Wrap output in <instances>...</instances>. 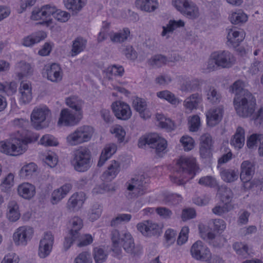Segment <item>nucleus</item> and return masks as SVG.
I'll return each mask as SVG.
<instances>
[{
	"mask_svg": "<svg viewBox=\"0 0 263 263\" xmlns=\"http://www.w3.org/2000/svg\"><path fill=\"white\" fill-rule=\"evenodd\" d=\"M197 169L195 158L182 156L176 163L173 174L170 176L171 181L178 185H183L187 180L194 177Z\"/></svg>",
	"mask_w": 263,
	"mask_h": 263,
	"instance_id": "obj_1",
	"label": "nucleus"
},
{
	"mask_svg": "<svg viewBox=\"0 0 263 263\" xmlns=\"http://www.w3.org/2000/svg\"><path fill=\"white\" fill-rule=\"evenodd\" d=\"M111 239L112 242V250L117 254L121 252V246H122L126 253L133 256H138L141 253V247L135 246L133 236L127 231L120 232L119 230L114 229L111 232Z\"/></svg>",
	"mask_w": 263,
	"mask_h": 263,
	"instance_id": "obj_2",
	"label": "nucleus"
},
{
	"mask_svg": "<svg viewBox=\"0 0 263 263\" xmlns=\"http://www.w3.org/2000/svg\"><path fill=\"white\" fill-rule=\"evenodd\" d=\"M9 140L0 141V152L11 156L20 155L27 149V144L33 141L29 134L26 135L19 134Z\"/></svg>",
	"mask_w": 263,
	"mask_h": 263,
	"instance_id": "obj_3",
	"label": "nucleus"
},
{
	"mask_svg": "<svg viewBox=\"0 0 263 263\" xmlns=\"http://www.w3.org/2000/svg\"><path fill=\"white\" fill-rule=\"evenodd\" d=\"M233 104L237 114L242 118L251 117L255 111L256 99L250 91H246L242 96L234 97Z\"/></svg>",
	"mask_w": 263,
	"mask_h": 263,
	"instance_id": "obj_4",
	"label": "nucleus"
},
{
	"mask_svg": "<svg viewBox=\"0 0 263 263\" xmlns=\"http://www.w3.org/2000/svg\"><path fill=\"white\" fill-rule=\"evenodd\" d=\"M235 61L234 55L228 50L215 51L209 59L207 68L210 70L229 68L235 64Z\"/></svg>",
	"mask_w": 263,
	"mask_h": 263,
	"instance_id": "obj_5",
	"label": "nucleus"
},
{
	"mask_svg": "<svg viewBox=\"0 0 263 263\" xmlns=\"http://www.w3.org/2000/svg\"><path fill=\"white\" fill-rule=\"evenodd\" d=\"M91 159V155L89 149L81 147L73 152L71 164L76 171L84 172L90 167Z\"/></svg>",
	"mask_w": 263,
	"mask_h": 263,
	"instance_id": "obj_6",
	"label": "nucleus"
},
{
	"mask_svg": "<svg viewBox=\"0 0 263 263\" xmlns=\"http://www.w3.org/2000/svg\"><path fill=\"white\" fill-rule=\"evenodd\" d=\"M147 145L149 147L154 149L155 152L159 156L167 147V141L155 133L146 135L141 137L138 142L139 147Z\"/></svg>",
	"mask_w": 263,
	"mask_h": 263,
	"instance_id": "obj_7",
	"label": "nucleus"
},
{
	"mask_svg": "<svg viewBox=\"0 0 263 263\" xmlns=\"http://www.w3.org/2000/svg\"><path fill=\"white\" fill-rule=\"evenodd\" d=\"M93 133V128L85 125L78 127L66 138L67 143L71 146H75L88 141Z\"/></svg>",
	"mask_w": 263,
	"mask_h": 263,
	"instance_id": "obj_8",
	"label": "nucleus"
},
{
	"mask_svg": "<svg viewBox=\"0 0 263 263\" xmlns=\"http://www.w3.org/2000/svg\"><path fill=\"white\" fill-rule=\"evenodd\" d=\"M128 196L130 198H138L144 195L146 192V181L143 176H138L132 178L126 184Z\"/></svg>",
	"mask_w": 263,
	"mask_h": 263,
	"instance_id": "obj_9",
	"label": "nucleus"
},
{
	"mask_svg": "<svg viewBox=\"0 0 263 263\" xmlns=\"http://www.w3.org/2000/svg\"><path fill=\"white\" fill-rule=\"evenodd\" d=\"M172 3L176 9L186 17L193 20L199 17V8L192 2L189 0H174Z\"/></svg>",
	"mask_w": 263,
	"mask_h": 263,
	"instance_id": "obj_10",
	"label": "nucleus"
},
{
	"mask_svg": "<svg viewBox=\"0 0 263 263\" xmlns=\"http://www.w3.org/2000/svg\"><path fill=\"white\" fill-rule=\"evenodd\" d=\"M71 229L68 234L65 237L63 242V248L65 251H67L76 239L79 237L80 231L83 228V223L82 220L78 217H74L70 221Z\"/></svg>",
	"mask_w": 263,
	"mask_h": 263,
	"instance_id": "obj_11",
	"label": "nucleus"
},
{
	"mask_svg": "<svg viewBox=\"0 0 263 263\" xmlns=\"http://www.w3.org/2000/svg\"><path fill=\"white\" fill-rule=\"evenodd\" d=\"M82 118V113H76L68 108L61 110L58 125L60 126H72L79 123Z\"/></svg>",
	"mask_w": 263,
	"mask_h": 263,
	"instance_id": "obj_12",
	"label": "nucleus"
},
{
	"mask_svg": "<svg viewBox=\"0 0 263 263\" xmlns=\"http://www.w3.org/2000/svg\"><path fill=\"white\" fill-rule=\"evenodd\" d=\"M190 251L192 257L197 260L206 261L211 257L210 250L200 240L193 244Z\"/></svg>",
	"mask_w": 263,
	"mask_h": 263,
	"instance_id": "obj_13",
	"label": "nucleus"
},
{
	"mask_svg": "<svg viewBox=\"0 0 263 263\" xmlns=\"http://www.w3.org/2000/svg\"><path fill=\"white\" fill-rule=\"evenodd\" d=\"M50 114V110L46 107L34 109L31 115L33 125L37 129L45 127L46 120Z\"/></svg>",
	"mask_w": 263,
	"mask_h": 263,
	"instance_id": "obj_14",
	"label": "nucleus"
},
{
	"mask_svg": "<svg viewBox=\"0 0 263 263\" xmlns=\"http://www.w3.org/2000/svg\"><path fill=\"white\" fill-rule=\"evenodd\" d=\"M33 234L32 228L26 226L20 227L13 234V240L16 245L25 246L31 239Z\"/></svg>",
	"mask_w": 263,
	"mask_h": 263,
	"instance_id": "obj_15",
	"label": "nucleus"
},
{
	"mask_svg": "<svg viewBox=\"0 0 263 263\" xmlns=\"http://www.w3.org/2000/svg\"><path fill=\"white\" fill-rule=\"evenodd\" d=\"M112 111L115 116L120 120H127L132 116L130 106L127 103L122 101H116L111 105Z\"/></svg>",
	"mask_w": 263,
	"mask_h": 263,
	"instance_id": "obj_16",
	"label": "nucleus"
},
{
	"mask_svg": "<svg viewBox=\"0 0 263 263\" xmlns=\"http://www.w3.org/2000/svg\"><path fill=\"white\" fill-rule=\"evenodd\" d=\"M54 241V237L50 232L45 233L44 237L41 239L39 247V255L44 258L50 253Z\"/></svg>",
	"mask_w": 263,
	"mask_h": 263,
	"instance_id": "obj_17",
	"label": "nucleus"
},
{
	"mask_svg": "<svg viewBox=\"0 0 263 263\" xmlns=\"http://www.w3.org/2000/svg\"><path fill=\"white\" fill-rule=\"evenodd\" d=\"M138 230L143 235L152 236L159 235L160 233V228L157 223L151 221L146 220L138 223L137 225Z\"/></svg>",
	"mask_w": 263,
	"mask_h": 263,
	"instance_id": "obj_18",
	"label": "nucleus"
},
{
	"mask_svg": "<svg viewBox=\"0 0 263 263\" xmlns=\"http://www.w3.org/2000/svg\"><path fill=\"white\" fill-rule=\"evenodd\" d=\"M223 113V109L221 106L210 109L206 114L208 125L214 126L217 124L221 121Z\"/></svg>",
	"mask_w": 263,
	"mask_h": 263,
	"instance_id": "obj_19",
	"label": "nucleus"
},
{
	"mask_svg": "<svg viewBox=\"0 0 263 263\" xmlns=\"http://www.w3.org/2000/svg\"><path fill=\"white\" fill-rule=\"evenodd\" d=\"M255 167L249 161H244L241 164L240 178L243 182H248L254 173Z\"/></svg>",
	"mask_w": 263,
	"mask_h": 263,
	"instance_id": "obj_20",
	"label": "nucleus"
},
{
	"mask_svg": "<svg viewBox=\"0 0 263 263\" xmlns=\"http://www.w3.org/2000/svg\"><path fill=\"white\" fill-rule=\"evenodd\" d=\"M53 9L50 5L43 6L40 8H34L32 12L31 18L33 20H46L53 13Z\"/></svg>",
	"mask_w": 263,
	"mask_h": 263,
	"instance_id": "obj_21",
	"label": "nucleus"
},
{
	"mask_svg": "<svg viewBox=\"0 0 263 263\" xmlns=\"http://www.w3.org/2000/svg\"><path fill=\"white\" fill-rule=\"evenodd\" d=\"M212 146L211 136L208 134H204L200 137V154L202 158L209 157Z\"/></svg>",
	"mask_w": 263,
	"mask_h": 263,
	"instance_id": "obj_22",
	"label": "nucleus"
},
{
	"mask_svg": "<svg viewBox=\"0 0 263 263\" xmlns=\"http://www.w3.org/2000/svg\"><path fill=\"white\" fill-rule=\"evenodd\" d=\"M133 106L139 112L140 116L143 119L149 118L151 114L147 108L146 101L140 98L137 97L133 100Z\"/></svg>",
	"mask_w": 263,
	"mask_h": 263,
	"instance_id": "obj_23",
	"label": "nucleus"
},
{
	"mask_svg": "<svg viewBox=\"0 0 263 263\" xmlns=\"http://www.w3.org/2000/svg\"><path fill=\"white\" fill-rule=\"evenodd\" d=\"M46 74L47 79L53 82H58L62 80V69L60 65L53 63L47 67Z\"/></svg>",
	"mask_w": 263,
	"mask_h": 263,
	"instance_id": "obj_24",
	"label": "nucleus"
},
{
	"mask_svg": "<svg viewBox=\"0 0 263 263\" xmlns=\"http://www.w3.org/2000/svg\"><path fill=\"white\" fill-rule=\"evenodd\" d=\"M70 183H66L60 188L54 190L51 194V202L53 204H57L64 198L71 189Z\"/></svg>",
	"mask_w": 263,
	"mask_h": 263,
	"instance_id": "obj_25",
	"label": "nucleus"
},
{
	"mask_svg": "<svg viewBox=\"0 0 263 263\" xmlns=\"http://www.w3.org/2000/svg\"><path fill=\"white\" fill-rule=\"evenodd\" d=\"M17 192L18 195L23 198L30 199L35 195V187L29 183H23L18 185Z\"/></svg>",
	"mask_w": 263,
	"mask_h": 263,
	"instance_id": "obj_26",
	"label": "nucleus"
},
{
	"mask_svg": "<svg viewBox=\"0 0 263 263\" xmlns=\"http://www.w3.org/2000/svg\"><path fill=\"white\" fill-rule=\"evenodd\" d=\"M228 42L234 48L239 46L243 39V34L235 28L227 29Z\"/></svg>",
	"mask_w": 263,
	"mask_h": 263,
	"instance_id": "obj_27",
	"label": "nucleus"
},
{
	"mask_svg": "<svg viewBox=\"0 0 263 263\" xmlns=\"http://www.w3.org/2000/svg\"><path fill=\"white\" fill-rule=\"evenodd\" d=\"M201 101V95L198 93H193L185 99L183 102V106L186 109L191 111L194 109H197Z\"/></svg>",
	"mask_w": 263,
	"mask_h": 263,
	"instance_id": "obj_28",
	"label": "nucleus"
},
{
	"mask_svg": "<svg viewBox=\"0 0 263 263\" xmlns=\"http://www.w3.org/2000/svg\"><path fill=\"white\" fill-rule=\"evenodd\" d=\"M117 146L115 144L109 143L105 145L102 151L98 166H102L116 152Z\"/></svg>",
	"mask_w": 263,
	"mask_h": 263,
	"instance_id": "obj_29",
	"label": "nucleus"
},
{
	"mask_svg": "<svg viewBox=\"0 0 263 263\" xmlns=\"http://www.w3.org/2000/svg\"><path fill=\"white\" fill-rule=\"evenodd\" d=\"M136 7L142 11L153 12L158 7L157 0H136Z\"/></svg>",
	"mask_w": 263,
	"mask_h": 263,
	"instance_id": "obj_30",
	"label": "nucleus"
},
{
	"mask_svg": "<svg viewBox=\"0 0 263 263\" xmlns=\"http://www.w3.org/2000/svg\"><path fill=\"white\" fill-rule=\"evenodd\" d=\"M245 140V130L241 127H238L235 134L230 141V143L236 149H239L244 145Z\"/></svg>",
	"mask_w": 263,
	"mask_h": 263,
	"instance_id": "obj_31",
	"label": "nucleus"
},
{
	"mask_svg": "<svg viewBox=\"0 0 263 263\" xmlns=\"http://www.w3.org/2000/svg\"><path fill=\"white\" fill-rule=\"evenodd\" d=\"M83 193H76L68 199L67 203V208L70 211H74L80 208L84 203Z\"/></svg>",
	"mask_w": 263,
	"mask_h": 263,
	"instance_id": "obj_32",
	"label": "nucleus"
},
{
	"mask_svg": "<svg viewBox=\"0 0 263 263\" xmlns=\"http://www.w3.org/2000/svg\"><path fill=\"white\" fill-rule=\"evenodd\" d=\"M87 41L84 38L79 36L72 41L70 54L72 57H74L82 52L85 49Z\"/></svg>",
	"mask_w": 263,
	"mask_h": 263,
	"instance_id": "obj_33",
	"label": "nucleus"
},
{
	"mask_svg": "<svg viewBox=\"0 0 263 263\" xmlns=\"http://www.w3.org/2000/svg\"><path fill=\"white\" fill-rule=\"evenodd\" d=\"M7 218L11 221H16L20 217L19 207L17 202L10 200L7 205Z\"/></svg>",
	"mask_w": 263,
	"mask_h": 263,
	"instance_id": "obj_34",
	"label": "nucleus"
},
{
	"mask_svg": "<svg viewBox=\"0 0 263 263\" xmlns=\"http://www.w3.org/2000/svg\"><path fill=\"white\" fill-rule=\"evenodd\" d=\"M47 36L44 31H39L25 37L23 40V45L29 47L39 43L44 40Z\"/></svg>",
	"mask_w": 263,
	"mask_h": 263,
	"instance_id": "obj_35",
	"label": "nucleus"
},
{
	"mask_svg": "<svg viewBox=\"0 0 263 263\" xmlns=\"http://www.w3.org/2000/svg\"><path fill=\"white\" fill-rule=\"evenodd\" d=\"M120 171V165L118 161L112 160L108 166V169L105 171L102 177L108 180H111L116 177Z\"/></svg>",
	"mask_w": 263,
	"mask_h": 263,
	"instance_id": "obj_36",
	"label": "nucleus"
},
{
	"mask_svg": "<svg viewBox=\"0 0 263 263\" xmlns=\"http://www.w3.org/2000/svg\"><path fill=\"white\" fill-rule=\"evenodd\" d=\"M17 76L20 80L23 78L31 75L33 72V69L30 64L21 61L16 64Z\"/></svg>",
	"mask_w": 263,
	"mask_h": 263,
	"instance_id": "obj_37",
	"label": "nucleus"
},
{
	"mask_svg": "<svg viewBox=\"0 0 263 263\" xmlns=\"http://www.w3.org/2000/svg\"><path fill=\"white\" fill-rule=\"evenodd\" d=\"M19 92L21 93L20 99L21 102L26 104L30 102L32 99L31 88L28 84L21 83Z\"/></svg>",
	"mask_w": 263,
	"mask_h": 263,
	"instance_id": "obj_38",
	"label": "nucleus"
},
{
	"mask_svg": "<svg viewBox=\"0 0 263 263\" xmlns=\"http://www.w3.org/2000/svg\"><path fill=\"white\" fill-rule=\"evenodd\" d=\"M184 26V23L181 20H170L166 26L162 27L163 31L161 35L162 36H166V38L168 39L169 37V35H167L168 34L173 33L177 28L183 27Z\"/></svg>",
	"mask_w": 263,
	"mask_h": 263,
	"instance_id": "obj_39",
	"label": "nucleus"
},
{
	"mask_svg": "<svg viewBox=\"0 0 263 263\" xmlns=\"http://www.w3.org/2000/svg\"><path fill=\"white\" fill-rule=\"evenodd\" d=\"M239 172L238 170L231 168L223 169L220 171V176L222 179L226 182H232L238 178Z\"/></svg>",
	"mask_w": 263,
	"mask_h": 263,
	"instance_id": "obj_40",
	"label": "nucleus"
},
{
	"mask_svg": "<svg viewBox=\"0 0 263 263\" xmlns=\"http://www.w3.org/2000/svg\"><path fill=\"white\" fill-rule=\"evenodd\" d=\"M66 104L71 108L74 109L76 113L81 112L83 101L76 96H71L66 99Z\"/></svg>",
	"mask_w": 263,
	"mask_h": 263,
	"instance_id": "obj_41",
	"label": "nucleus"
},
{
	"mask_svg": "<svg viewBox=\"0 0 263 263\" xmlns=\"http://www.w3.org/2000/svg\"><path fill=\"white\" fill-rule=\"evenodd\" d=\"M157 96L166 100L172 105H177L180 103L179 99L172 92L167 90H162L157 92Z\"/></svg>",
	"mask_w": 263,
	"mask_h": 263,
	"instance_id": "obj_42",
	"label": "nucleus"
},
{
	"mask_svg": "<svg viewBox=\"0 0 263 263\" xmlns=\"http://www.w3.org/2000/svg\"><path fill=\"white\" fill-rule=\"evenodd\" d=\"M245 86V83L242 80H238L230 87V91L235 93L234 97L242 96L243 93H246V91H249L247 89L244 88Z\"/></svg>",
	"mask_w": 263,
	"mask_h": 263,
	"instance_id": "obj_43",
	"label": "nucleus"
},
{
	"mask_svg": "<svg viewBox=\"0 0 263 263\" xmlns=\"http://www.w3.org/2000/svg\"><path fill=\"white\" fill-rule=\"evenodd\" d=\"M17 84L15 82H0V92L8 96H12L16 92Z\"/></svg>",
	"mask_w": 263,
	"mask_h": 263,
	"instance_id": "obj_44",
	"label": "nucleus"
},
{
	"mask_svg": "<svg viewBox=\"0 0 263 263\" xmlns=\"http://www.w3.org/2000/svg\"><path fill=\"white\" fill-rule=\"evenodd\" d=\"M231 22L233 24H240L247 22L248 20L247 15L241 10L232 13L230 17Z\"/></svg>",
	"mask_w": 263,
	"mask_h": 263,
	"instance_id": "obj_45",
	"label": "nucleus"
},
{
	"mask_svg": "<svg viewBox=\"0 0 263 263\" xmlns=\"http://www.w3.org/2000/svg\"><path fill=\"white\" fill-rule=\"evenodd\" d=\"M104 71L109 79H111V76L122 77L124 72V70L122 66L112 65L108 67Z\"/></svg>",
	"mask_w": 263,
	"mask_h": 263,
	"instance_id": "obj_46",
	"label": "nucleus"
},
{
	"mask_svg": "<svg viewBox=\"0 0 263 263\" xmlns=\"http://www.w3.org/2000/svg\"><path fill=\"white\" fill-rule=\"evenodd\" d=\"M218 191L222 202L230 203L233 196L231 190L226 186H221L219 187Z\"/></svg>",
	"mask_w": 263,
	"mask_h": 263,
	"instance_id": "obj_47",
	"label": "nucleus"
},
{
	"mask_svg": "<svg viewBox=\"0 0 263 263\" xmlns=\"http://www.w3.org/2000/svg\"><path fill=\"white\" fill-rule=\"evenodd\" d=\"M206 96L208 100L213 103L217 104L221 100V95L214 87L210 86L206 90Z\"/></svg>",
	"mask_w": 263,
	"mask_h": 263,
	"instance_id": "obj_48",
	"label": "nucleus"
},
{
	"mask_svg": "<svg viewBox=\"0 0 263 263\" xmlns=\"http://www.w3.org/2000/svg\"><path fill=\"white\" fill-rule=\"evenodd\" d=\"M148 62L151 66L160 67L168 63L167 58L162 54H157L152 57Z\"/></svg>",
	"mask_w": 263,
	"mask_h": 263,
	"instance_id": "obj_49",
	"label": "nucleus"
},
{
	"mask_svg": "<svg viewBox=\"0 0 263 263\" xmlns=\"http://www.w3.org/2000/svg\"><path fill=\"white\" fill-rule=\"evenodd\" d=\"M130 34L128 28H124L122 31L117 32L110 36V40L112 42L121 43L126 41Z\"/></svg>",
	"mask_w": 263,
	"mask_h": 263,
	"instance_id": "obj_50",
	"label": "nucleus"
},
{
	"mask_svg": "<svg viewBox=\"0 0 263 263\" xmlns=\"http://www.w3.org/2000/svg\"><path fill=\"white\" fill-rule=\"evenodd\" d=\"M67 9L71 10L77 13L83 6L82 0H63Z\"/></svg>",
	"mask_w": 263,
	"mask_h": 263,
	"instance_id": "obj_51",
	"label": "nucleus"
},
{
	"mask_svg": "<svg viewBox=\"0 0 263 263\" xmlns=\"http://www.w3.org/2000/svg\"><path fill=\"white\" fill-rule=\"evenodd\" d=\"M37 169L36 165L33 162L24 165L20 170V175L23 177H26L31 175Z\"/></svg>",
	"mask_w": 263,
	"mask_h": 263,
	"instance_id": "obj_52",
	"label": "nucleus"
},
{
	"mask_svg": "<svg viewBox=\"0 0 263 263\" xmlns=\"http://www.w3.org/2000/svg\"><path fill=\"white\" fill-rule=\"evenodd\" d=\"M52 8L53 9V12L51 15H53L55 19L61 22H66L68 20L70 14L68 12L61 10H58L54 6H52Z\"/></svg>",
	"mask_w": 263,
	"mask_h": 263,
	"instance_id": "obj_53",
	"label": "nucleus"
},
{
	"mask_svg": "<svg viewBox=\"0 0 263 263\" xmlns=\"http://www.w3.org/2000/svg\"><path fill=\"white\" fill-rule=\"evenodd\" d=\"M76 241L78 242L77 243L78 247H83L91 244L93 241V238L90 234L81 235L79 233V237L76 239Z\"/></svg>",
	"mask_w": 263,
	"mask_h": 263,
	"instance_id": "obj_54",
	"label": "nucleus"
},
{
	"mask_svg": "<svg viewBox=\"0 0 263 263\" xmlns=\"http://www.w3.org/2000/svg\"><path fill=\"white\" fill-rule=\"evenodd\" d=\"M102 211V206L98 203H95L90 209L89 212V218L92 221L97 219L101 216Z\"/></svg>",
	"mask_w": 263,
	"mask_h": 263,
	"instance_id": "obj_55",
	"label": "nucleus"
},
{
	"mask_svg": "<svg viewBox=\"0 0 263 263\" xmlns=\"http://www.w3.org/2000/svg\"><path fill=\"white\" fill-rule=\"evenodd\" d=\"M233 206L230 203H225L221 205H216L212 209V212L214 214L221 216L222 215L227 213L232 210Z\"/></svg>",
	"mask_w": 263,
	"mask_h": 263,
	"instance_id": "obj_56",
	"label": "nucleus"
},
{
	"mask_svg": "<svg viewBox=\"0 0 263 263\" xmlns=\"http://www.w3.org/2000/svg\"><path fill=\"white\" fill-rule=\"evenodd\" d=\"M107 254L101 248H95L93 250V258L96 263H103L106 259Z\"/></svg>",
	"mask_w": 263,
	"mask_h": 263,
	"instance_id": "obj_57",
	"label": "nucleus"
},
{
	"mask_svg": "<svg viewBox=\"0 0 263 263\" xmlns=\"http://www.w3.org/2000/svg\"><path fill=\"white\" fill-rule=\"evenodd\" d=\"M41 144L48 146H57L59 143L57 140L52 135H45L43 136L40 141Z\"/></svg>",
	"mask_w": 263,
	"mask_h": 263,
	"instance_id": "obj_58",
	"label": "nucleus"
},
{
	"mask_svg": "<svg viewBox=\"0 0 263 263\" xmlns=\"http://www.w3.org/2000/svg\"><path fill=\"white\" fill-rule=\"evenodd\" d=\"M181 200L180 195L176 194L165 193L163 196V201L166 203L176 204Z\"/></svg>",
	"mask_w": 263,
	"mask_h": 263,
	"instance_id": "obj_59",
	"label": "nucleus"
},
{
	"mask_svg": "<svg viewBox=\"0 0 263 263\" xmlns=\"http://www.w3.org/2000/svg\"><path fill=\"white\" fill-rule=\"evenodd\" d=\"M210 222L213 224V230L217 233H222L226 228V223L221 219H211Z\"/></svg>",
	"mask_w": 263,
	"mask_h": 263,
	"instance_id": "obj_60",
	"label": "nucleus"
},
{
	"mask_svg": "<svg viewBox=\"0 0 263 263\" xmlns=\"http://www.w3.org/2000/svg\"><path fill=\"white\" fill-rule=\"evenodd\" d=\"M110 132L115 134L120 143L123 141L126 133L122 126L116 125L110 130Z\"/></svg>",
	"mask_w": 263,
	"mask_h": 263,
	"instance_id": "obj_61",
	"label": "nucleus"
},
{
	"mask_svg": "<svg viewBox=\"0 0 263 263\" xmlns=\"http://www.w3.org/2000/svg\"><path fill=\"white\" fill-rule=\"evenodd\" d=\"M180 142L181 143L185 151H191L194 147V140L190 136H182L180 140Z\"/></svg>",
	"mask_w": 263,
	"mask_h": 263,
	"instance_id": "obj_62",
	"label": "nucleus"
},
{
	"mask_svg": "<svg viewBox=\"0 0 263 263\" xmlns=\"http://www.w3.org/2000/svg\"><path fill=\"white\" fill-rule=\"evenodd\" d=\"M198 183L200 185L210 187H215L217 185L216 179L210 176L201 177L199 179Z\"/></svg>",
	"mask_w": 263,
	"mask_h": 263,
	"instance_id": "obj_63",
	"label": "nucleus"
},
{
	"mask_svg": "<svg viewBox=\"0 0 263 263\" xmlns=\"http://www.w3.org/2000/svg\"><path fill=\"white\" fill-rule=\"evenodd\" d=\"M74 263H91L90 254L87 252H83L74 259Z\"/></svg>",
	"mask_w": 263,
	"mask_h": 263,
	"instance_id": "obj_64",
	"label": "nucleus"
}]
</instances>
